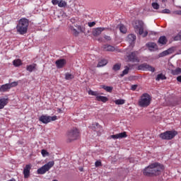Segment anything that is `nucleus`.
I'll use <instances>...</instances> for the list:
<instances>
[{"instance_id":"nucleus-5","label":"nucleus","mask_w":181,"mask_h":181,"mask_svg":"<svg viewBox=\"0 0 181 181\" xmlns=\"http://www.w3.org/2000/svg\"><path fill=\"white\" fill-rule=\"evenodd\" d=\"M151 101H152L151 95L148 93H144L139 100V105L143 108H146L151 105Z\"/></svg>"},{"instance_id":"nucleus-42","label":"nucleus","mask_w":181,"mask_h":181,"mask_svg":"<svg viewBox=\"0 0 181 181\" xmlns=\"http://www.w3.org/2000/svg\"><path fill=\"white\" fill-rule=\"evenodd\" d=\"M59 0H52V5H59Z\"/></svg>"},{"instance_id":"nucleus-38","label":"nucleus","mask_w":181,"mask_h":181,"mask_svg":"<svg viewBox=\"0 0 181 181\" xmlns=\"http://www.w3.org/2000/svg\"><path fill=\"white\" fill-rule=\"evenodd\" d=\"M95 168H99V166H103V163H101V160H97L95 163Z\"/></svg>"},{"instance_id":"nucleus-3","label":"nucleus","mask_w":181,"mask_h":181,"mask_svg":"<svg viewBox=\"0 0 181 181\" xmlns=\"http://www.w3.org/2000/svg\"><path fill=\"white\" fill-rule=\"evenodd\" d=\"M132 25L136 33L142 35L143 37H146V36H148V30H144V28L145 27L144 21L136 20L133 22Z\"/></svg>"},{"instance_id":"nucleus-24","label":"nucleus","mask_w":181,"mask_h":181,"mask_svg":"<svg viewBox=\"0 0 181 181\" xmlns=\"http://www.w3.org/2000/svg\"><path fill=\"white\" fill-rule=\"evenodd\" d=\"M117 28H119V31L121 32V33H127V27H125V25H124L123 24H119Z\"/></svg>"},{"instance_id":"nucleus-48","label":"nucleus","mask_w":181,"mask_h":181,"mask_svg":"<svg viewBox=\"0 0 181 181\" xmlns=\"http://www.w3.org/2000/svg\"><path fill=\"white\" fill-rule=\"evenodd\" d=\"M104 38L105 39V40H111V37L107 36V35H105V36L104 37Z\"/></svg>"},{"instance_id":"nucleus-26","label":"nucleus","mask_w":181,"mask_h":181,"mask_svg":"<svg viewBox=\"0 0 181 181\" xmlns=\"http://www.w3.org/2000/svg\"><path fill=\"white\" fill-rule=\"evenodd\" d=\"M102 88L107 91V93H112V90L114 89L112 86H107L105 85L102 86Z\"/></svg>"},{"instance_id":"nucleus-19","label":"nucleus","mask_w":181,"mask_h":181,"mask_svg":"<svg viewBox=\"0 0 181 181\" xmlns=\"http://www.w3.org/2000/svg\"><path fill=\"white\" fill-rule=\"evenodd\" d=\"M146 46L151 52L158 49V45L155 42H148Z\"/></svg>"},{"instance_id":"nucleus-7","label":"nucleus","mask_w":181,"mask_h":181,"mask_svg":"<svg viewBox=\"0 0 181 181\" xmlns=\"http://www.w3.org/2000/svg\"><path fill=\"white\" fill-rule=\"evenodd\" d=\"M53 166H54V161H49L37 170V174L45 175V173H46V172H49Z\"/></svg>"},{"instance_id":"nucleus-8","label":"nucleus","mask_w":181,"mask_h":181,"mask_svg":"<svg viewBox=\"0 0 181 181\" xmlns=\"http://www.w3.org/2000/svg\"><path fill=\"white\" fill-rule=\"evenodd\" d=\"M138 54H139V52L138 51H134L130 52L129 54L127 55V62H130L131 63H139L140 60L138 57Z\"/></svg>"},{"instance_id":"nucleus-29","label":"nucleus","mask_w":181,"mask_h":181,"mask_svg":"<svg viewBox=\"0 0 181 181\" xmlns=\"http://www.w3.org/2000/svg\"><path fill=\"white\" fill-rule=\"evenodd\" d=\"M58 6L59 8H66V6H67V2H66V1L61 0L58 3Z\"/></svg>"},{"instance_id":"nucleus-33","label":"nucleus","mask_w":181,"mask_h":181,"mask_svg":"<svg viewBox=\"0 0 181 181\" xmlns=\"http://www.w3.org/2000/svg\"><path fill=\"white\" fill-rule=\"evenodd\" d=\"M70 29H71V32H73V35H74V36H78V35H79L80 33H78V32L76 30V28H74V27L71 26V27L70 28Z\"/></svg>"},{"instance_id":"nucleus-2","label":"nucleus","mask_w":181,"mask_h":181,"mask_svg":"<svg viewBox=\"0 0 181 181\" xmlns=\"http://www.w3.org/2000/svg\"><path fill=\"white\" fill-rule=\"evenodd\" d=\"M28 28H29V20L22 18L18 21L16 30L19 35H25V33H28Z\"/></svg>"},{"instance_id":"nucleus-52","label":"nucleus","mask_w":181,"mask_h":181,"mask_svg":"<svg viewBox=\"0 0 181 181\" xmlns=\"http://www.w3.org/2000/svg\"><path fill=\"white\" fill-rule=\"evenodd\" d=\"M162 2H165V0H162Z\"/></svg>"},{"instance_id":"nucleus-47","label":"nucleus","mask_w":181,"mask_h":181,"mask_svg":"<svg viewBox=\"0 0 181 181\" xmlns=\"http://www.w3.org/2000/svg\"><path fill=\"white\" fill-rule=\"evenodd\" d=\"M175 15H181V10L175 11L173 12Z\"/></svg>"},{"instance_id":"nucleus-13","label":"nucleus","mask_w":181,"mask_h":181,"mask_svg":"<svg viewBox=\"0 0 181 181\" xmlns=\"http://www.w3.org/2000/svg\"><path fill=\"white\" fill-rule=\"evenodd\" d=\"M107 29L108 28H102V27L96 28L93 30L92 33L95 37L100 36V34L104 32V30H107Z\"/></svg>"},{"instance_id":"nucleus-51","label":"nucleus","mask_w":181,"mask_h":181,"mask_svg":"<svg viewBox=\"0 0 181 181\" xmlns=\"http://www.w3.org/2000/svg\"><path fill=\"white\" fill-rule=\"evenodd\" d=\"M9 181H16L15 179L10 180Z\"/></svg>"},{"instance_id":"nucleus-4","label":"nucleus","mask_w":181,"mask_h":181,"mask_svg":"<svg viewBox=\"0 0 181 181\" xmlns=\"http://www.w3.org/2000/svg\"><path fill=\"white\" fill-rule=\"evenodd\" d=\"M78 138H80V131L76 127L72 128L66 133V142L68 144L76 141Z\"/></svg>"},{"instance_id":"nucleus-6","label":"nucleus","mask_w":181,"mask_h":181,"mask_svg":"<svg viewBox=\"0 0 181 181\" xmlns=\"http://www.w3.org/2000/svg\"><path fill=\"white\" fill-rule=\"evenodd\" d=\"M177 135V132L176 131H166L159 134V136L161 139H164L165 141H170V139H173V138Z\"/></svg>"},{"instance_id":"nucleus-44","label":"nucleus","mask_w":181,"mask_h":181,"mask_svg":"<svg viewBox=\"0 0 181 181\" xmlns=\"http://www.w3.org/2000/svg\"><path fill=\"white\" fill-rule=\"evenodd\" d=\"M175 40H181V32H180L177 37H175Z\"/></svg>"},{"instance_id":"nucleus-11","label":"nucleus","mask_w":181,"mask_h":181,"mask_svg":"<svg viewBox=\"0 0 181 181\" xmlns=\"http://www.w3.org/2000/svg\"><path fill=\"white\" fill-rule=\"evenodd\" d=\"M138 70H143V71H151V73H155V67L148 64L147 63H144L139 65Z\"/></svg>"},{"instance_id":"nucleus-50","label":"nucleus","mask_w":181,"mask_h":181,"mask_svg":"<svg viewBox=\"0 0 181 181\" xmlns=\"http://www.w3.org/2000/svg\"><path fill=\"white\" fill-rule=\"evenodd\" d=\"M79 170H80V172H83V168H79Z\"/></svg>"},{"instance_id":"nucleus-34","label":"nucleus","mask_w":181,"mask_h":181,"mask_svg":"<svg viewBox=\"0 0 181 181\" xmlns=\"http://www.w3.org/2000/svg\"><path fill=\"white\" fill-rule=\"evenodd\" d=\"M129 71V67L126 66L125 69L122 71V74L120 75L121 77H124L125 74H128Z\"/></svg>"},{"instance_id":"nucleus-27","label":"nucleus","mask_w":181,"mask_h":181,"mask_svg":"<svg viewBox=\"0 0 181 181\" xmlns=\"http://www.w3.org/2000/svg\"><path fill=\"white\" fill-rule=\"evenodd\" d=\"M35 69H36V64H31V65H28L26 67V70L28 71H29L30 73H32V71H33V70H35Z\"/></svg>"},{"instance_id":"nucleus-20","label":"nucleus","mask_w":181,"mask_h":181,"mask_svg":"<svg viewBox=\"0 0 181 181\" xmlns=\"http://www.w3.org/2000/svg\"><path fill=\"white\" fill-rule=\"evenodd\" d=\"M158 43L160 45H166V43H168V39L166 38L165 36H161L158 39Z\"/></svg>"},{"instance_id":"nucleus-35","label":"nucleus","mask_w":181,"mask_h":181,"mask_svg":"<svg viewBox=\"0 0 181 181\" xmlns=\"http://www.w3.org/2000/svg\"><path fill=\"white\" fill-rule=\"evenodd\" d=\"M119 69H121V65L119 64H116L113 66V70L115 71H118V70H119Z\"/></svg>"},{"instance_id":"nucleus-9","label":"nucleus","mask_w":181,"mask_h":181,"mask_svg":"<svg viewBox=\"0 0 181 181\" xmlns=\"http://www.w3.org/2000/svg\"><path fill=\"white\" fill-rule=\"evenodd\" d=\"M18 81H14L11 83H6L0 86V93H6L9 91L12 88L18 86Z\"/></svg>"},{"instance_id":"nucleus-45","label":"nucleus","mask_w":181,"mask_h":181,"mask_svg":"<svg viewBox=\"0 0 181 181\" xmlns=\"http://www.w3.org/2000/svg\"><path fill=\"white\" fill-rule=\"evenodd\" d=\"M167 52L168 53V54H172V53H173L174 49L173 48H169L168 49H167Z\"/></svg>"},{"instance_id":"nucleus-22","label":"nucleus","mask_w":181,"mask_h":181,"mask_svg":"<svg viewBox=\"0 0 181 181\" xmlns=\"http://www.w3.org/2000/svg\"><path fill=\"white\" fill-rule=\"evenodd\" d=\"M107 64L108 61H107V59H102L98 62L97 67H104V66H107Z\"/></svg>"},{"instance_id":"nucleus-36","label":"nucleus","mask_w":181,"mask_h":181,"mask_svg":"<svg viewBox=\"0 0 181 181\" xmlns=\"http://www.w3.org/2000/svg\"><path fill=\"white\" fill-rule=\"evenodd\" d=\"M89 95H95V97H97L98 95V93L97 91L91 90H90L88 91Z\"/></svg>"},{"instance_id":"nucleus-43","label":"nucleus","mask_w":181,"mask_h":181,"mask_svg":"<svg viewBox=\"0 0 181 181\" xmlns=\"http://www.w3.org/2000/svg\"><path fill=\"white\" fill-rule=\"evenodd\" d=\"M162 13H170V10L165 8L162 11Z\"/></svg>"},{"instance_id":"nucleus-40","label":"nucleus","mask_w":181,"mask_h":181,"mask_svg":"<svg viewBox=\"0 0 181 181\" xmlns=\"http://www.w3.org/2000/svg\"><path fill=\"white\" fill-rule=\"evenodd\" d=\"M152 6L153 9H159V5L158 3H153Z\"/></svg>"},{"instance_id":"nucleus-12","label":"nucleus","mask_w":181,"mask_h":181,"mask_svg":"<svg viewBox=\"0 0 181 181\" xmlns=\"http://www.w3.org/2000/svg\"><path fill=\"white\" fill-rule=\"evenodd\" d=\"M32 169V165L30 164H28L25 165L23 170V175L25 179H28L29 176H30V170Z\"/></svg>"},{"instance_id":"nucleus-32","label":"nucleus","mask_w":181,"mask_h":181,"mask_svg":"<svg viewBox=\"0 0 181 181\" xmlns=\"http://www.w3.org/2000/svg\"><path fill=\"white\" fill-rule=\"evenodd\" d=\"M65 78L66 80H73V78H74V76L71 74L66 73L65 74Z\"/></svg>"},{"instance_id":"nucleus-17","label":"nucleus","mask_w":181,"mask_h":181,"mask_svg":"<svg viewBox=\"0 0 181 181\" xmlns=\"http://www.w3.org/2000/svg\"><path fill=\"white\" fill-rule=\"evenodd\" d=\"M103 50L105 52H115V47L110 45H105L103 46Z\"/></svg>"},{"instance_id":"nucleus-30","label":"nucleus","mask_w":181,"mask_h":181,"mask_svg":"<svg viewBox=\"0 0 181 181\" xmlns=\"http://www.w3.org/2000/svg\"><path fill=\"white\" fill-rule=\"evenodd\" d=\"M171 73L173 76H178V74H181V69L177 68L174 70H172Z\"/></svg>"},{"instance_id":"nucleus-14","label":"nucleus","mask_w":181,"mask_h":181,"mask_svg":"<svg viewBox=\"0 0 181 181\" xmlns=\"http://www.w3.org/2000/svg\"><path fill=\"white\" fill-rule=\"evenodd\" d=\"M127 136H128L127 132H124L117 134L111 135L110 138H112V139H119L121 138H127Z\"/></svg>"},{"instance_id":"nucleus-16","label":"nucleus","mask_w":181,"mask_h":181,"mask_svg":"<svg viewBox=\"0 0 181 181\" xmlns=\"http://www.w3.org/2000/svg\"><path fill=\"white\" fill-rule=\"evenodd\" d=\"M127 40L129 45H134L135 40H136V36L134 34H130L127 36Z\"/></svg>"},{"instance_id":"nucleus-10","label":"nucleus","mask_w":181,"mask_h":181,"mask_svg":"<svg viewBox=\"0 0 181 181\" xmlns=\"http://www.w3.org/2000/svg\"><path fill=\"white\" fill-rule=\"evenodd\" d=\"M57 119V116H48L42 115L39 118V121L42 122V124H49V122H52V121H56Z\"/></svg>"},{"instance_id":"nucleus-23","label":"nucleus","mask_w":181,"mask_h":181,"mask_svg":"<svg viewBox=\"0 0 181 181\" xmlns=\"http://www.w3.org/2000/svg\"><path fill=\"white\" fill-rule=\"evenodd\" d=\"M93 129L95 132H100V131H101V129H102L101 125H100V124H98V123H95L93 124Z\"/></svg>"},{"instance_id":"nucleus-41","label":"nucleus","mask_w":181,"mask_h":181,"mask_svg":"<svg viewBox=\"0 0 181 181\" xmlns=\"http://www.w3.org/2000/svg\"><path fill=\"white\" fill-rule=\"evenodd\" d=\"M88 26H89V28H93V26H95V22H90L88 23Z\"/></svg>"},{"instance_id":"nucleus-39","label":"nucleus","mask_w":181,"mask_h":181,"mask_svg":"<svg viewBox=\"0 0 181 181\" xmlns=\"http://www.w3.org/2000/svg\"><path fill=\"white\" fill-rule=\"evenodd\" d=\"M168 54H169L167 50L163 51V52H161L160 54V57H165V56H168Z\"/></svg>"},{"instance_id":"nucleus-37","label":"nucleus","mask_w":181,"mask_h":181,"mask_svg":"<svg viewBox=\"0 0 181 181\" xmlns=\"http://www.w3.org/2000/svg\"><path fill=\"white\" fill-rule=\"evenodd\" d=\"M41 153L42 156H49V152H47V151H46L45 149H42L41 151Z\"/></svg>"},{"instance_id":"nucleus-25","label":"nucleus","mask_w":181,"mask_h":181,"mask_svg":"<svg viewBox=\"0 0 181 181\" xmlns=\"http://www.w3.org/2000/svg\"><path fill=\"white\" fill-rule=\"evenodd\" d=\"M13 65L15 67H19V66H22V61L19 59H15L13 61Z\"/></svg>"},{"instance_id":"nucleus-46","label":"nucleus","mask_w":181,"mask_h":181,"mask_svg":"<svg viewBox=\"0 0 181 181\" xmlns=\"http://www.w3.org/2000/svg\"><path fill=\"white\" fill-rule=\"evenodd\" d=\"M137 88H138V85H132L131 90H132V91H135Z\"/></svg>"},{"instance_id":"nucleus-53","label":"nucleus","mask_w":181,"mask_h":181,"mask_svg":"<svg viewBox=\"0 0 181 181\" xmlns=\"http://www.w3.org/2000/svg\"><path fill=\"white\" fill-rule=\"evenodd\" d=\"M53 181H57V180H54Z\"/></svg>"},{"instance_id":"nucleus-31","label":"nucleus","mask_w":181,"mask_h":181,"mask_svg":"<svg viewBox=\"0 0 181 181\" xmlns=\"http://www.w3.org/2000/svg\"><path fill=\"white\" fill-rule=\"evenodd\" d=\"M115 104H116V105H122L124 104H125V100L123 99H118L114 101Z\"/></svg>"},{"instance_id":"nucleus-15","label":"nucleus","mask_w":181,"mask_h":181,"mask_svg":"<svg viewBox=\"0 0 181 181\" xmlns=\"http://www.w3.org/2000/svg\"><path fill=\"white\" fill-rule=\"evenodd\" d=\"M66 63H67L66 59H61L57 60L55 62V64H56L57 69H63V67H64V65L66 64Z\"/></svg>"},{"instance_id":"nucleus-49","label":"nucleus","mask_w":181,"mask_h":181,"mask_svg":"<svg viewBox=\"0 0 181 181\" xmlns=\"http://www.w3.org/2000/svg\"><path fill=\"white\" fill-rule=\"evenodd\" d=\"M177 81H179V83H181V76L177 77Z\"/></svg>"},{"instance_id":"nucleus-28","label":"nucleus","mask_w":181,"mask_h":181,"mask_svg":"<svg viewBox=\"0 0 181 181\" xmlns=\"http://www.w3.org/2000/svg\"><path fill=\"white\" fill-rule=\"evenodd\" d=\"M156 81H160V80H166V76L163 74H159L156 78Z\"/></svg>"},{"instance_id":"nucleus-1","label":"nucleus","mask_w":181,"mask_h":181,"mask_svg":"<svg viewBox=\"0 0 181 181\" xmlns=\"http://www.w3.org/2000/svg\"><path fill=\"white\" fill-rule=\"evenodd\" d=\"M164 169L165 167L163 165L159 163H153L143 170V174L144 176H147L148 177H151L152 176H158Z\"/></svg>"},{"instance_id":"nucleus-18","label":"nucleus","mask_w":181,"mask_h":181,"mask_svg":"<svg viewBox=\"0 0 181 181\" xmlns=\"http://www.w3.org/2000/svg\"><path fill=\"white\" fill-rule=\"evenodd\" d=\"M8 98H0V110H4V108L5 107V105H6L8 104Z\"/></svg>"},{"instance_id":"nucleus-21","label":"nucleus","mask_w":181,"mask_h":181,"mask_svg":"<svg viewBox=\"0 0 181 181\" xmlns=\"http://www.w3.org/2000/svg\"><path fill=\"white\" fill-rule=\"evenodd\" d=\"M96 100L101 101L102 103H107V101H108V98L106 96H100L98 95L96 97Z\"/></svg>"}]
</instances>
